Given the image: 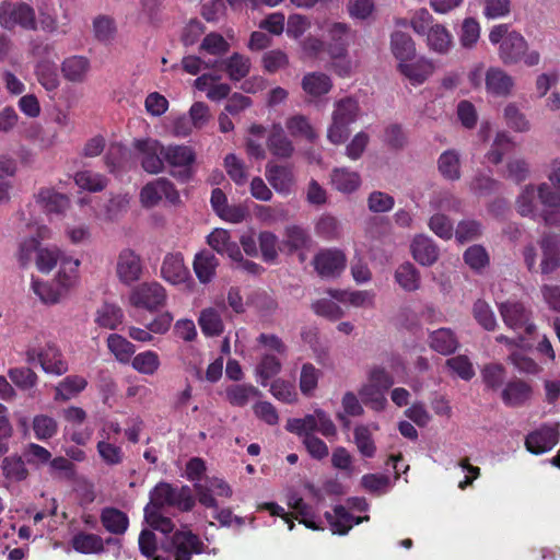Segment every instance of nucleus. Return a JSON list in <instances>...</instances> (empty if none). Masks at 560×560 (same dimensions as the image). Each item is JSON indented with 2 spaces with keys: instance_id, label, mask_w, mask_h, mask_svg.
Here are the masks:
<instances>
[{
  "instance_id": "12",
  "label": "nucleus",
  "mask_w": 560,
  "mask_h": 560,
  "mask_svg": "<svg viewBox=\"0 0 560 560\" xmlns=\"http://www.w3.org/2000/svg\"><path fill=\"white\" fill-rule=\"evenodd\" d=\"M560 440L559 423L544 424L526 436L525 445L533 454L550 451Z\"/></svg>"
},
{
  "instance_id": "31",
  "label": "nucleus",
  "mask_w": 560,
  "mask_h": 560,
  "mask_svg": "<svg viewBox=\"0 0 560 560\" xmlns=\"http://www.w3.org/2000/svg\"><path fill=\"white\" fill-rule=\"evenodd\" d=\"M312 238L308 232L299 225H289L284 230L282 245L292 254L298 250L306 249L311 246Z\"/></svg>"
},
{
  "instance_id": "32",
  "label": "nucleus",
  "mask_w": 560,
  "mask_h": 560,
  "mask_svg": "<svg viewBox=\"0 0 560 560\" xmlns=\"http://www.w3.org/2000/svg\"><path fill=\"white\" fill-rule=\"evenodd\" d=\"M390 49L394 56L406 62L416 55V46L411 36L405 32L396 31L390 36Z\"/></svg>"
},
{
  "instance_id": "6",
  "label": "nucleus",
  "mask_w": 560,
  "mask_h": 560,
  "mask_svg": "<svg viewBox=\"0 0 560 560\" xmlns=\"http://www.w3.org/2000/svg\"><path fill=\"white\" fill-rule=\"evenodd\" d=\"M165 162L173 167L172 175L180 182H187L191 177V165L196 154L187 145H168L161 151Z\"/></svg>"
},
{
  "instance_id": "43",
  "label": "nucleus",
  "mask_w": 560,
  "mask_h": 560,
  "mask_svg": "<svg viewBox=\"0 0 560 560\" xmlns=\"http://www.w3.org/2000/svg\"><path fill=\"white\" fill-rule=\"evenodd\" d=\"M220 63L224 67V70L232 81H241L250 70L249 58L236 52Z\"/></svg>"
},
{
  "instance_id": "2",
  "label": "nucleus",
  "mask_w": 560,
  "mask_h": 560,
  "mask_svg": "<svg viewBox=\"0 0 560 560\" xmlns=\"http://www.w3.org/2000/svg\"><path fill=\"white\" fill-rule=\"evenodd\" d=\"M489 40L492 45L499 44V57L505 65H515L523 60L528 67H534L540 61V54L537 50L527 52L528 44L524 36L511 31L508 24L493 26L489 33Z\"/></svg>"
},
{
  "instance_id": "21",
  "label": "nucleus",
  "mask_w": 560,
  "mask_h": 560,
  "mask_svg": "<svg viewBox=\"0 0 560 560\" xmlns=\"http://www.w3.org/2000/svg\"><path fill=\"white\" fill-rule=\"evenodd\" d=\"M488 93L495 96H508L514 86V79L500 68H490L485 75Z\"/></svg>"
},
{
  "instance_id": "11",
  "label": "nucleus",
  "mask_w": 560,
  "mask_h": 560,
  "mask_svg": "<svg viewBox=\"0 0 560 560\" xmlns=\"http://www.w3.org/2000/svg\"><path fill=\"white\" fill-rule=\"evenodd\" d=\"M165 197L172 203L179 200V195L174 185L166 178H158L148 183L140 192V200L144 207H153Z\"/></svg>"
},
{
  "instance_id": "18",
  "label": "nucleus",
  "mask_w": 560,
  "mask_h": 560,
  "mask_svg": "<svg viewBox=\"0 0 560 560\" xmlns=\"http://www.w3.org/2000/svg\"><path fill=\"white\" fill-rule=\"evenodd\" d=\"M532 386L520 378L509 381L501 392L502 401L514 408L525 405L532 398Z\"/></svg>"
},
{
  "instance_id": "55",
  "label": "nucleus",
  "mask_w": 560,
  "mask_h": 560,
  "mask_svg": "<svg viewBox=\"0 0 560 560\" xmlns=\"http://www.w3.org/2000/svg\"><path fill=\"white\" fill-rule=\"evenodd\" d=\"M529 164L525 159L513 158L505 164L504 177L520 184L529 176Z\"/></svg>"
},
{
  "instance_id": "3",
  "label": "nucleus",
  "mask_w": 560,
  "mask_h": 560,
  "mask_svg": "<svg viewBox=\"0 0 560 560\" xmlns=\"http://www.w3.org/2000/svg\"><path fill=\"white\" fill-rule=\"evenodd\" d=\"M361 113L359 103L352 97L337 101L331 113V122L327 128V139L336 145L345 143L349 136V126L357 121Z\"/></svg>"
},
{
  "instance_id": "19",
  "label": "nucleus",
  "mask_w": 560,
  "mask_h": 560,
  "mask_svg": "<svg viewBox=\"0 0 560 560\" xmlns=\"http://www.w3.org/2000/svg\"><path fill=\"white\" fill-rule=\"evenodd\" d=\"M539 244L542 252L541 273L549 275L560 267V236L545 235Z\"/></svg>"
},
{
  "instance_id": "30",
  "label": "nucleus",
  "mask_w": 560,
  "mask_h": 560,
  "mask_svg": "<svg viewBox=\"0 0 560 560\" xmlns=\"http://www.w3.org/2000/svg\"><path fill=\"white\" fill-rule=\"evenodd\" d=\"M427 36V45L429 48L439 54H447L453 44V36L448 30L442 24H434L424 34Z\"/></svg>"
},
{
  "instance_id": "45",
  "label": "nucleus",
  "mask_w": 560,
  "mask_h": 560,
  "mask_svg": "<svg viewBox=\"0 0 560 560\" xmlns=\"http://www.w3.org/2000/svg\"><path fill=\"white\" fill-rule=\"evenodd\" d=\"M12 385L23 392L33 389L37 385V374L30 368L18 366L8 370Z\"/></svg>"
},
{
  "instance_id": "22",
  "label": "nucleus",
  "mask_w": 560,
  "mask_h": 560,
  "mask_svg": "<svg viewBox=\"0 0 560 560\" xmlns=\"http://www.w3.org/2000/svg\"><path fill=\"white\" fill-rule=\"evenodd\" d=\"M413 258L423 266L433 265L439 258V247L427 235H417L410 245Z\"/></svg>"
},
{
  "instance_id": "44",
  "label": "nucleus",
  "mask_w": 560,
  "mask_h": 560,
  "mask_svg": "<svg viewBox=\"0 0 560 560\" xmlns=\"http://www.w3.org/2000/svg\"><path fill=\"white\" fill-rule=\"evenodd\" d=\"M74 183L82 190L98 192L107 186V178L100 173L81 171L75 173Z\"/></svg>"
},
{
  "instance_id": "57",
  "label": "nucleus",
  "mask_w": 560,
  "mask_h": 560,
  "mask_svg": "<svg viewBox=\"0 0 560 560\" xmlns=\"http://www.w3.org/2000/svg\"><path fill=\"white\" fill-rule=\"evenodd\" d=\"M285 125L289 132L294 137H304L310 141H314L317 138V133L311 126L308 119L303 115L291 117Z\"/></svg>"
},
{
  "instance_id": "63",
  "label": "nucleus",
  "mask_w": 560,
  "mask_h": 560,
  "mask_svg": "<svg viewBox=\"0 0 560 560\" xmlns=\"http://www.w3.org/2000/svg\"><path fill=\"white\" fill-rule=\"evenodd\" d=\"M482 233L481 224L476 220H463L457 224L455 237L460 243L477 240Z\"/></svg>"
},
{
  "instance_id": "40",
  "label": "nucleus",
  "mask_w": 560,
  "mask_h": 560,
  "mask_svg": "<svg viewBox=\"0 0 560 560\" xmlns=\"http://www.w3.org/2000/svg\"><path fill=\"white\" fill-rule=\"evenodd\" d=\"M506 126L515 132H528L532 124L515 103H509L503 109Z\"/></svg>"
},
{
  "instance_id": "36",
  "label": "nucleus",
  "mask_w": 560,
  "mask_h": 560,
  "mask_svg": "<svg viewBox=\"0 0 560 560\" xmlns=\"http://www.w3.org/2000/svg\"><path fill=\"white\" fill-rule=\"evenodd\" d=\"M198 324L201 331L209 337L219 336L224 330L221 313L215 307H207L200 312Z\"/></svg>"
},
{
  "instance_id": "49",
  "label": "nucleus",
  "mask_w": 560,
  "mask_h": 560,
  "mask_svg": "<svg viewBox=\"0 0 560 560\" xmlns=\"http://www.w3.org/2000/svg\"><path fill=\"white\" fill-rule=\"evenodd\" d=\"M175 489L176 488L167 482L158 483L150 492V502L148 504H152L153 509L173 506L175 500Z\"/></svg>"
},
{
  "instance_id": "53",
  "label": "nucleus",
  "mask_w": 560,
  "mask_h": 560,
  "mask_svg": "<svg viewBox=\"0 0 560 560\" xmlns=\"http://www.w3.org/2000/svg\"><path fill=\"white\" fill-rule=\"evenodd\" d=\"M281 371V362L271 354H264L256 368V375L259 383L266 386L268 381Z\"/></svg>"
},
{
  "instance_id": "10",
  "label": "nucleus",
  "mask_w": 560,
  "mask_h": 560,
  "mask_svg": "<svg viewBox=\"0 0 560 560\" xmlns=\"http://www.w3.org/2000/svg\"><path fill=\"white\" fill-rule=\"evenodd\" d=\"M138 151V159L140 160L142 168L150 174H158L164 168V159L161 153L163 147L156 140L145 139L136 140L133 142Z\"/></svg>"
},
{
  "instance_id": "20",
  "label": "nucleus",
  "mask_w": 560,
  "mask_h": 560,
  "mask_svg": "<svg viewBox=\"0 0 560 560\" xmlns=\"http://www.w3.org/2000/svg\"><path fill=\"white\" fill-rule=\"evenodd\" d=\"M162 277L172 284L184 283L189 278V270L182 254H167L161 267Z\"/></svg>"
},
{
  "instance_id": "38",
  "label": "nucleus",
  "mask_w": 560,
  "mask_h": 560,
  "mask_svg": "<svg viewBox=\"0 0 560 560\" xmlns=\"http://www.w3.org/2000/svg\"><path fill=\"white\" fill-rule=\"evenodd\" d=\"M385 394L386 392L384 389H381L378 386L376 387L369 381L362 384L359 389V395L363 404L376 411H381L386 408L387 398Z\"/></svg>"
},
{
  "instance_id": "23",
  "label": "nucleus",
  "mask_w": 560,
  "mask_h": 560,
  "mask_svg": "<svg viewBox=\"0 0 560 560\" xmlns=\"http://www.w3.org/2000/svg\"><path fill=\"white\" fill-rule=\"evenodd\" d=\"M361 176L358 172L347 167H335L330 173V184L339 192L352 194L361 186Z\"/></svg>"
},
{
  "instance_id": "1",
  "label": "nucleus",
  "mask_w": 560,
  "mask_h": 560,
  "mask_svg": "<svg viewBox=\"0 0 560 560\" xmlns=\"http://www.w3.org/2000/svg\"><path fill=\"white\" fill-rule=\"evenodd\" d=\"M48 237L47 229L39 230L37 236L25 237L20 243L18 260L23 267L34 261L37 270L42 273H49L54 268L59 267V270L49 283L35 280L32 283L35 294L44 303L55 304L68 294L70 288V267L66 252L55 245L42 246L40 240Z\"/></svg>"
},
{
  "instance_id": "34",
  "label": "nucleus",
  "mask_w": 560,
  "mask_h": 560,
  "mask_svg": "<svg viewBox=\"0 0 560 560\" xmlns=\"http://www.w3.org/2000/svg\"><path fill=\"white\" fill-rule=\"evenodd\" d=\"M261 393L250 384H234L225 389L226 400L234 407H244Z\"/></svg>"
},
{
  "instance_id": "50",
  "label": "nucleus",
  "mask_w": 560,
  "mask_h": 560,
  "mask_svg": "<svg viewBox=\"0 0 560 560\" xmlns=\"http://www.w3.org/2000/svg\"><path fill=\"white\" fill-rule=\"evenodd\" d=\"M107 346L116 359L122 363L129 362L135 353V346L124 337L112 334L107 339Z\"/></svg>"
},
{
  "instance_id": "25",
  "label": "nucleus",
  "mask_w": 560,
  "mask_h": 560,
  "mask_svg": "<svg viewBox=\"0 0 560 560\" xmlns=\"http://www.w3.org/2000/svg\"><path fill=\"white\" fill-rule=\"evenodd\" d=\"M429 346L440 354L448 355L457 350L459 342L452 329L439 328L430 332Z\"/></svg>"
},
{
  "instance_id": "58",
  "label": "nucleus",
  "mask_w": 560,
  "mask_h": 560,
  "mask_svg": "<svg viewBox=\"0 0 560 560\" xmlns=\"http://www.w3.org/2000/svg\"><path fill=\"white\" fill-rule=\"evenodd\" d=\"M159 366V357L153 351L141 352L132 359V368L141 374L152 375Z\"/></svg>"
},
{
  "instance_id": "26",
  "label": "nucleus",
  "mask_w": 560,
  "mask_h": 560,
  "mask_svg": "<svg viewBox=\"0 0 560 560\" xmlns=\"http://www.w3.org/2000/svg\"><path fill=\"white\" fill-rule=\"evenodd\" d=\"M460 154L454 149L442 152L438 159V171L441 176L451 182L460 179Z\"/></svg>"
},
{
  "instance_id": "17",
  "label": "nucleus",
  "mask_w": 560,
  "mask_h": 560,
  "mask_svg": "<svg viewBox=\"0 0 560 560\" xmlns=\"http://www.w3.org/2000/svg\"><path fill=\"white\" fill-rule=\"evenodd\" d=\"M540 202L546 207L544 220L547 224H560V191L553 190L548 184L542 183L537 188Z\"/></svg>"
},
{
  "instance_id": "59",
  "label": "nucleus",
  "mask_w": 560,
  "mask_h": 560,
  "mask_svg": "<svg viewBox=\"0 0 560 560\" xmlns=\"http://www.w3.org/2000/svg\"><path fill=\"white\" fill-rule=\"evenodd\" d=\"M464 261L475 271H481L489 265V255L481 245H472L464 253Z\"/></svg>"
},
{
  "instance_id": "7",
  "label": "nucleus",
  "mask_w": 560,
  "mask_h": 560,
  "mask_svg": "<svg viewBox=\"0 0 560 560\" xmlns=\"http://www.w3.org/2000/svg\"><path fill=\"white\" fill-rule=\"evenodd\" d=\"M197 499L201 505L208 509H218L217 497H232V489L228 482L218 477H205L194 483Z\"/></svg>"
},
{
  "instance_id": "47",
  "label": "nucleus",
  "mask_w": 560,
  "mask_h": 560,
  "mask_svg": "<svg viewBox=\"0 0 560 560\" xmlns=\"http://www.w3.org/2000/svg\"><path fill=\"white\" fill-rule=\"evenodd\" d=\"M317 409L312 415H306L304 418H293L289 419L285 425V429L289 432L295 433L303 439L306 435H314V432L317 429Z\"/></svg>"
},
{
  "instance_id": "39",
  "label": "nucleus",
  "mask_w": 560,
  "mask_h": 560,
  "mask_svg": "<svg viewBox=\"0 0 560 560\" xmlns=\"http://www.w3.org/2000/svg\"><path fill=\"white\" fill-rule=\"evenodd\" d=\"M268 148L272 154L281 159L290 158L294 150L281 126L273 127L268 138Z\"/></svg>"
},
{
  "instance_id": "16",
  "label": "nucleus",
  "mask_w": 560,
  "mask_h": 560,
  "mask_svg": "<svg viewBox=\"0 0 560 560\" xmlns=\"http://www.w3.org/2000/svg\"><path fill=\"white\" fill-rule=\"evenodd\" d=\"M265 175L278 194L289 195L292 191L295 178L291 166L268 163Z\"/></svg>"
},
{
  "instance_id": "62",
  "label": "nucleus",
  "mask_w": 560,
  "mask_h": 560,
  "mask_svg": "<svg viewBox=\"0 0 560 560\" xmlns=\"http://www.w3.org/2000/svg\"><path fill=\"white\" fill-rule=\"evenodd\" d=\"M315 230L322 237L335 240L340 236L341 225L337 218L330 214H324L318 219Z\"/></svg>"
},
{
  "instance_id": "9",
  "label": "nucleus",
  "mask_w": 560,
  "mask_h": 560,
  "mask_svg": "<svg viewBox=\"0 0 560 560\" xmlns=\"http://www.w3.org/2000/svg\"><path fill=\"white\" fill-rule=\"evenodd\" d=\"M347 258L338 248H327L318 252L313 258L315 271L322 278H336L346 268Z\"/></svg>"
},
{
  "instance_id": "27",
  "label": "nucleus",
  "mask_w": 560,
  "mask_h": 560,
  "mask_svg": "<svg viewBox=\"0 0 560 560\" xmlns=\"http://www.w3.org/2000/svg\"><path fill=\"white\" fill-rule=\"evenodd\" d=\"M399 71L415 85L422 84L434 71V66L424 58L416 62H400Z\"/></svg>"
},
{
  "instance_id": "14",
  "label": "nucleus",
  "mask_w": 560,
  "mask_h": 560,
  "mask_svg": "<svg viewBox=\"0 0 560 560\" xmlns=\"http://www.w3.org/2000/svg\"><path fill=\"white\" fill-rule=\"evenodd\" d=\"M116 275L120 282L130 285L142 275V262L139 255L131 249H124L117 259Z\"/></svg>"
},
{
  "instance_id": "13",
  "label": "nucleus",
  "mask_w": 560,
  "mask_h": 560,
  "mask_svg": "<svg viewBox=\"0 0 560 560\" xmlns=\"http://www.w3.org/2000/svg\"><path fill=\"white\" fill-rule=\"evenodd\" d=\"M500 314L504 324L514 329H525L527 334H533L535 326L529 323L530 313L520 302L508 301L500 304Z\"/></svg>"
},
{
  "instance_id": "48",
  "label": "nucleus",
  "mask_w": 560,
  "mask_h": 560,
  "mask_svg": "<svg viewBox=\"0 0 560 560\" xmlns=\"http://www.w3.org/2000/svg\"><path fill=\"white\" fill-rule=\"evenodd\" d=\"M22 456L25 463L35 469L47 465L51 458V454L47 448L35 443L27 444L22 452Z\"/></svg>"
},
{
  "instance_id": "5",
  "label": "nucleus",
  "mask_w": 560,
  "mask_h": 560,
  "mask_svg": "<svg viewBox=\"0 0 560 560\" xmlns=\"http://www.w3.org/2000/svg\"><path fill=\"white\" fill-rule=\"evenodd\" d=\"M167 294L159 282H143L136 285L129 295V302L135 307H142L149 312L158 311L166 303Z\"/></svg>"
},
{
  "instance_id": "28",
  "label": "nucleus",
  "mask_w": 560,
  "mask_h": 560,
  "mask_svg": "<svg viewBox=\"0 0 560 560\" xmlns=\"http://www.w3.org/2000/svg\"><path fill=\"white\" fill-rule=\"evenodd\" d=\"M218 266V258L209 250H202L195 256L194 271L198 280L203 284L213 280Z\"/></svg>"
},
{
  "instance_id": "15",
  "label": "nucleus",
  "mask_w": 560,
  "mask_h": 560,
  "mask_svg": "<svg viewBox=\"0 0 560 560\" xmlns=\"http://www.w3.org/2000/svg\"><path fill=\"white\" fill-rule=\"evenodd\" d=\"M36 201L45 210L52 221L59 218L68 209V196L55 187L43 188L36 196Z\"/></svg>"
},
{
  "instance_id": "41",
  "label": "nucleus",
  "mask_w": 560,
  "mask_h": 560,
  "mask_svg": "<svg viewBox=\"0 0 560 560\" xmlns=\"http://www.w3.org/2000/svg\"><path fill=\"white\" fill-rule=\"evenodd\" d=\"M72 548L84 555L104 551L103 539L95 534L79 533L72 537Z\"/></svg>"
},
{
  "instance_id": "4",
  "label": "nucleus",
  "mask_w": 560,
  "mask_h": 560,
  "mask_svg": "<svg viewBox=\"0 0 560 560\" xmlns=\"http://www.w3.org/2000/svg\"><path fill=\"white\" fill-rule=\"evenodd\" d=\"M0 25L5 30L20 26L24 30L36 28L34 9L26 3L2 2L0 5Z\"/></svg>"
},
{
  "instance_id": "42",
  "label": "nucleus",
  "mask_w": 560,
  "mask_h": 560,
  "mask_svg": "<svg viewBox=\"0 0 560 560\" xmlns=\"http://www.w3.org/2000/svg\"><path fill=\"white\" fill-rule=\"evenodd\" d=\"M395 280L401 289L408 292L420 288V275L411 262L401 264L395 271Z\"/></svg>"
},
{
  "instance_id": "33",
  "label": "nucleus",
  "mask_w": 560,
  "mask_h": 560,
  "mask_svg": "<svg viewBox=\"0 0 560 560\" xmlns=\"http://www.w3.org/2000/svg\"><path fill=\"white\" fill-rule=\"evenodd\" d=\"M301 85L305 93L314 97L327 94L332 88L330 78L322 72L306 73L302 79Z\"/></svg>"
},
{
  "instance_id": "29",
  "label": "nucleus",
  "mask_w": 560,
  "mask_h": 560,
  "mask_svg": "<svg viewBox=\"0 0 560 560\" xmlns=\"http://www.w3.org/2000/svg\"><path fill=\"white\" fill-rule=\"evenodd\" d=\"M42 369L47 374L60 376L68 371V363L61 358V353L55 346H48L38 354Z\"/></svg>"
},
{
  "instance_id": "61",
  "label": "nucleus",
  "mask_w": 560,
  "mask_h": 560,
  "mask_svg": "<svg viewBox=\"0 0 560 560\" xmlns=\"http://www.w3.org/2000/svg\"><path fill=\"white\" fill-rule=\"evenodd\" d=\"M311 308L316 315L323 316L329 320H338L345 315L343 310L337 303L328 299L316 300L312 303Z\"/></svg>"
},
{
  "instance_id": "35",
  "label": "nucleus",
  "mask_w": 560,
  "mask_h": 560,
  "mask_svg": "<svg viewBox=\"0 0 560 560\" xmlns=\"http://www.w3.org/2000/svg\"><path fill=\"white\" fill-rule=\"evenodd\" d=\"M101 522L105 529L115 535L124 534L129 525L127 514L115 508H105L101 513Z\"/></svg>"
},
{
  "instance_id": "60",
  "label": "nucleus",
  "mask_w": 560,
  "mask_h": 560,
  "mask_svg": "<svg viewBox=\"0 0 560 560\" xmlns=\"http://www.w3.org/2000/svg\"><path fill=\"white\" fill-rule=\"evenodd\" d=\"M446 368L464 381H469L475 376L472 363L466 355H456L445 362Z\"/></svg>"
},
{
  "instance_id": "64",
  "label": "nucleus",
  "mask_w": 560,
  "mask_h": 560,
  "mask_svg": "<svg viewBox=\"0 0 560 560\" xmlns=\"http://www.w3.org/2000/svg\"><path fill=\"white\" fill-rule=\"evenodd\" d=\"M499 182L489 175L478 173L469 183V189L478 196H488L499 188Z\"/></svg>"
},
{
  "instance_id": "37",
  "label": "nucleus",
  "mask_w": 560,
  "mask_h": 560,
  "mask_svg": "<svg viewBox=\"0 0 560 560\" xmlns=\"http://www.w3.org/2000/svg\"><path fill=\"white\" fill-rule=\"evenodd\" d=\"M2 475L12 482H20L28 477V470L23 456L12 455L1 462Z\"/></svg>"
},
{
  "instance_id": "51",
  "label": "nucleus",
  "mask_w": 560,
  "mask_h": 560,
  "mask_svg": "<svg viewBox=\"0 0 560 560\" xmlns=\"http://www.w3.org/2000/svg\"><path fill=\"white\" fill-rule=\"evenodd\" d=\"M353 438L357 448L362 456L371 458L375 455L376 446L366 425H357L353 431Z\"/></svg>"
},
{
  "instance_id": "46",
  "label": "nucleus",
  "mask_w": 560,
  "mask_h": 560,
  "mask_svg": "<svg viewBox=\"0 0 560 560\" xmlns=\"http://www.w3.org/2000/svg\"><path fill=\"white\" fill-rule=\"evenodd\" d=\"M72 490L78 495V503L86 508L95 500L94 485L83 476L77 475L72 470Z\"/></svg>"
},
{
  "instance_id": "8",
  "label": "nucleus",
  "mask_w": 560,
  "mask_h": 560,
  "mask_svg": "<svg viewBox=\"0 0 560 560\" xmlns=\"http://www.w3.org/2000/svg\"><path fill=\"white\" fill-rule=\"evenodd\" d=\"M205 545L200 538L190 530H177L171 538L166 548L175 560H190L192 555L203 552Z\"/></svg>"
},
{
  "instance_id": "24",
  "label": "nucleus",
  "mask_w": 560,
  "mask_h": 560,
  "mask_svg": "<svg viewBox=\"0 0 560 560\" xmlns=\"http://www.w3.org/2000/svg\"><path fill=\"white\" fill-rule=\"evenodd\" d=\"M325 516L330 525L332 534L339 535L347 534L352 528L353 524H360L363 521L369 520V516L354 517L342 505H337L334 509V513L326 512Z\"/></svg>"
},
{
  "instance_id": "52",
  "label": "nucleus",
  "mask_w": 560,
  "mask_h": 560,
  "mask_svg": "<svg viewBox=\"0 0 560 560\" xmlns=\"http://www.w3.org/2000/svg\"><path fill=\"white\" fill-rule=\"evenodd\" d=\"M160 510L153 509L152 504H147L144 508V520L152 529L168 534L173 530L174 524L170 517L162 515Z\"/></svg>"
},
{
  "instance_id": "56",
  "label": "nucleus",
  "mask_w": 560,
  "mask_h": 560,
  "mask_svg": "<svg viewBox=\"0 0 560 560\" xmlns=\"http://www.w3.org/2000/svg\"><path fill=\"white\" fill-rule=\"evenodd\" d=\"M481 377L489 389L498 390L505 380V369L499 363L487 364L481 370Z\"/></svg>"
},
{
  "instance_id": "54",
  "label": "nucleus",
  "mask_w": 560,
  "mask_h": 560,
  "mask_svg": "<svg viewBox=\"0 0 560 560\" xmlns=\"http://www.w3.org/2000/svg\"><path fill=\"white\" fill-rule=\"evenodd\" d=\"M124 318L122 311L115 304H104L97 312V323L108 329H115L121 324Z\"/></svg>"
}]
</instances>
